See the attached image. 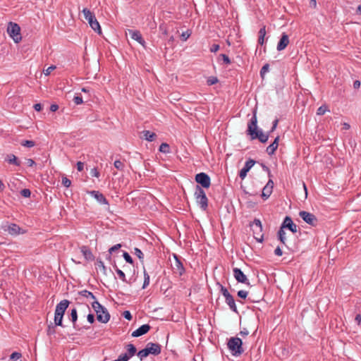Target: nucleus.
<instances>
[{
	"mask_svg": "<svg viewBox=\"0 0 361 361\" xmlns=\"http://www.w3.org/2000/svg\"><path fill=\"white\" fill-rule=\"evenodd\" d=\"M114 167L118 171H124L125 164L123 161L120 160H116L114 163Z\"/></svg>",
	"mask_w": 361,
	"mask_h": 361,
	"instance_id": "39",
	"label": "nucleus"
},
{
	"mask_svg": "<svg viewBox=\"0 0 361 361\" xmlns=\"http://www.w3.org/2000/svg\"><path fill=\"white\" fill-rule=\"evenodd\" d=\"M62 184L66 188H68L71 185V180L69 178H68L67 177L64 176L62 178Z\"/></svg>",
	"mask_w": 361,
	"mask_h": 361,
	"instance_id": "50",
	"label": "nucleus"
},
{
	"mask_svg": "<svg viewBox=\"0 0 361 361\" xmlns=\"http://www.w3.org/2000/svg\"><path fill=\"white\" fill-rule=\"evenodd\" d=\"M195 180L202 188H209L211 185V178L206 173L201 172L196 174Z\"/></svg>",
	"mask_w": 361,
	"mask_h": 361,
	"instance_id": "9",
	"label": "nucleus"
},
{
	"mask_svg": "<svg viewBox=\"0 0 361 361\" xmlns=\"http://www.w3.org/2000/svg\"><path fill=\"white\" fill-rule=\"evenodd\" d=\"M255 163L256 161L252 159H249L245 162V166L239 172V176L242 180L246 177L247 172L251 169Z\"/></svg>",
	"mask_w": 361,
	"mask_h": 361,
	"instance_id": "15",
	"label": "nucleus"
},
{
	"mask_svg": "<svg viewBox=\"0 0 361 361\" xmlns=\"http://www.w3.org/2000/svg\"><path fill=\"white\" fill-rule=\"evenodd\" d=\"M150 329H151L150 325H149L147 324H143L132 333V336L133 337L141 336L144 334H146L150 330Z\"/></svg>",
	"mask_w": 361,
	"mask_h": 361,
	"instance_id": "20",
	"label": "nucleus"
},
{
	"mask_svg": "<svg viewBox=\"0 0 361 361\" xmlns=\"http://www.w3.org/2000/svg\"><path fill=\"white\" fill-rule=\"evenodd\" d=\"M247 135L250 136L251 140L258 139L262 143L267 142L269 133H263L262 130L257 129V109L253 110V115L247 123Z\"/></svg>",
	"mask_w": 361,
	"mask_h": 361,
	"instance_id": "1",
	"label": "nucleus"
},
{
	"mask_svg": "<svg viewBox=\"0 0 361 361\" xmlns=\"http://www.w3.org/2000/svg\"><path fill=\"white\" fill-rule=\"evenodd\" d=\"M278 123H279V119L276 118L273 121L272 126H271L270 130L269 131V133H273L276 130V128H277Z\"/></svg>",
	"mask_w": 361,
	"mask_h": 361,
	"instance_id": "55",
	"label": "nucleus"
},
{
	"mask_svg": "<svg viewBox=\"0 0 361 361\" xmlns=\"http://www.w3.org/2000/svg\"><path fill=\"white\" fill-rule=\"evenodd\" d=\"M328 106L325 104L322 105L317 109V114L319 116L324 115L326 112L329 111Z\"/></svg>",
	"mask_w": 361,
	"mask_h": 361,
	"instance_id": "37",
	"label": "nucleus"
},
{
	"mask_svg": "<svg viewBox=\"0 0 361 361\" xmlns=\"http://www.w3.org/2000/svg\"><path fill=\"white\" fill-rule=\"evenodd\" d=\"M123 257L124 259L126 261V262L130 264H133L134 263L133 258L127 252H123Z\"/></svg>",
	"mask_w": 361,
	"mask_h": 361,
	"instance_id": "47",
	"label": "nucleus"
},
{
	"mask_svg": "<svg viewBox=\"0 0 361 361\" xmlns=\"http://www.w3.org/2000/svg\"><path fill=\"white\" fill-rule=\"evenodd\" d=\"M96 266L97 268L102 270V271L106 274V268L103 262V261L100 259H97Z\"/></svg>",
	"mask_w": 361,
	"mask_h": 361,
	"instance_id": "42",
	"label": "nucleus"
},
{
	"mask_svg": "<svg viewBox=\"0 0 361 361\" xmlns=\"http://www.w3.org/2000/svg\"><path fill=\"white\" fill-rule=\"evenodd\" d=\"M142 133L143 135V137L149 142L154 141L157 137L156 133L149 130H143Z\"/></svg>",
	"mask_w": 361,
	"mask_h": 361,
	"instance_id": "27",
	"label": "nucleus"
},
{
	"mask_svg": "<svg viewBox=\"0 0 361 361\" xmlns=\"http://www.w3.org/2000/svg\"><path fill=\"white\" fill-rule=\"evenodd\" d=\"M50 111L54 112L59 109V106L56 104H52L49 108Z\"/></svg>",
	"mask_w": 361,
	"mask_h": 361,
	"instance_id": "64",
	"label": "nucleus"
},
{
	"mask_svg": "<svg viewBox=\"0 0 361 361\" xmlns=\"http://www.w3.org/2000/svg\"><path fill=\"white\" fill-rule=\"evenodd\" d=\"M269 70V65L268 63L264 64L260 70V76L263 79L264 78V75Z\"/></svg>",
	"mask_w": 361,
	"mask_h": 361,
	"instance_id": "45",
	"label": "nucleus"
},
{
	"mask_svg": "<svg viewBox=\"0 0 361 361\" xmlns=\"http://www.w3.org/2000/svg\"><path fill=\"white\" fill-rule=\"evenodd\" d=\"M89 194L95 198L99 203L109 205V202L104 195L97 190H91Z\"/></svg>",
	"mask_w": 361,
	"mask_h": 361,
	"instance_id": "19",
	"label": "nucleus"
},
{
	"mask_svg": "<svg viewBox=\"0 0 361 361\" xmlns=\"http://www.w3.org/2000/svg\"><path fill=\"white\" fill-rule=\"evenodd\" d=\"M22 357V354L18 352H14L10 355V360H17Z\"/></svg>",
	"mask_w": 361,
	"mask_h": 361,
	"instance_id": "49",
	"label": "nucleus"
},
{
	"mask_svg": "<svg viewBox=\"0 0 361 361\" xmlns=\"http://www.w3.org/2000/svg\"><path fill=\"white\" fill-rule=\"evenodd\" d=\"M289 44V37L286 32H283L281 39L277 44V50L282 51L286 48Z\"/></svg>",
	"mask_w": 361,
	"mask_h": 361,
	"instance_id": "18",
	"label": "nucleus"
},
{
	"mask_svg": "<svg viewBox=\"0 0 361 361\" xmlns=\"http://www.w3.org/2000/svg\"><path fill=\"white\" fill-rule=\"evenodd\" d=\"M85 19L88 22L91 28L98 35H102V29L95 15L90 9L85 8L82 10Z\"/></svg>",
	"mask_w": 361,
	"mask_h": 361,
	"instance_id": "3",
	"label": "nucleus"
},
{
	"mask_svg": "<svg viewBox=\"0 0 361 361\" xmlns=\"http://www.w3.org/2000/svg\"><path fill=\"white\" fill-rule=\"evenodd\" d=\"M299 216L307 224L312 226H317L318 224V219L317 216L308 212L300 211L299 212Z\"/></svg>",
	"mask_w": 361,
	"mask_h": 361,
	"instance_id": "11",
	"label": "nucleus"
},
{
	"mask_svg": "<svg viewBox=\"0 0 361 361\" xmlns=\"http://www.w3.org/2000/svg\"><path fill=\"white\" fill-rule=\"evenodd\" d=\"M73 101H74L75 104L77 105L81 104L83 102L82 97L79 96V95L75 96L73 98Z\"/></svg>",
	"mask_w": 361,
	"mask_h": 361,
	"instance_id": "54",
	"label": "nucleus"
},
{
	"mask_svg": "<svg viewBox=\"0 0 361 361\" xmlns=\"http://www.w3.org/2000/svg\"><path fill=\"white\" fill-rule=\"evenodd\" d=\"M92 307L97 313V319L102 323H107L110 319V314L107 309L98 301L94 300Z\"/></svg>",
	"mask_w": 361,
	"mask_h": 361,
	"instance_id": "2",
	"label": "nucleus"
},
{
	"mask_svg": "<svg viewBox=\"0 0 361 361\" xmlns=\"http://www.w3.org/2000/svg\"><path fill=\"white\" fill-rule=\"evenodd\" d=\"M20 195L24 197H30L31 195V191L29 189L25 188L20 191Z\"/></svg>",
	"mask_w": 361,
	"mask_h": 361,
	"instance_id": "51",
	"label": "nucleus"
},
{
	"mask_svg": "<svg viewBox=\"0 0 361 361\" xmlns=\"http://www.w3.org/2000/svg\"><path fill=\"white\" fill-rule=\"evenodd\" d=\"M233 276L238 283L250 285V282L246 275L239 268L235 267L233 269Z\"/></svg>",
	"mask_w": 361,
	"mask_h": 361,
	"instance_id": "12",
	"label": "nucleus"
},
{
	"mask_svg": "<svg viewBox=\"0 0 361 361\" xmlns=\"http://www.w3.org/2000/svg\"><path fill=\"white\" fill-rule=\"evenodd\" d=\"M238 296L242 299H245L248 295V292L246 290H240L237 293Z\"/></svg>",
	"mask_w": 361,
	"mask_h": 361,
	"instance_id": "52",
	"label": "nucleus"
},
{
	"mask_svg": "<svg viewBox=\"0 0 361 361\" xmlns=\"http://www.w3.org/2000/svg\"><path fill=\"white\" fill-rule=\"evenodd\" d=\"M33 107L37 111H40L42 109V105L40 103L35 104Z\"/></svg>",
	"mask_w": 361,
	"mask_h": 361,
	"instance_id": "63",
	"label": "nucleus"
},
{
	"mask_svg": "<svg viewBox=\"0 0 361 361\" xmlns=\"http://www.w3.org/2000/svg\"><path fill=\"white\" fill-rule=\"evenodd\" d=\"M274 254L276 255V256H281L283 255V252L281 249V247L279 246H278L275 250H274Z\"/></svg>",
	"mask_w": 361,
	"mask_h": 361,
	"instance_id": "62",
	"label": "nucleus"
},
{
	"mask_svg": "<svg viewBox=\"0 0 361 361\" xmlns=\"http://www.w3.org/2000/svg\"><path fill=\"white\" fill-rule=\"evenodd\" d=\"M263 296L262 295H256L254 294V293L252 291L250 293V295L249 297V300L252 302H258L262 299Z\"/></svg>",
	"mask_w": 361,
	"mask_h": 361,
	"instance_id": "36",
	"label": "nucleus"
},
{
	"mask_svg": "<svg viewBox=\"0 0 361 361\" xmlns=\"http://www.w3.org/2000/svg\"><path fill=\"white\" fill-rule=\"evenodd\" d=\"M218 81H219V80L216 77L211 76L207 79V84L208 85H212L217 83Z\"/></svg>",
	"mask_w": 361,
	"mask_h": 361,
	"instance_id": "48",
	"label": "nucleus"
},
{
	"mask_svg": "<svg viewBox=\"0 0 361 361\" xmlns=\"http://www.w3.org/2000/svg\"><path fill=\"white\" fill-rule=\"evenodd\" d=\"M145 348L149 355H158L161 351V346L159 343H148Z\"/></svg>",
	"mask_w": 361,
	"mask_h": 361,
	"instance_id": "16",
	"label": "nucleus"
},
{
	"mask_svg": "<svg viewBox=\"0 0 361 361\" xmlns=\"http://www.w3.org/2000/svg\"><path fill=\"white\" fill-rule=\"evenodd\" d=\"M90 174L92 176H94V177H97L98 178L100 175L99 172L97 171V168H93L91 171H90Z\"/></svg>",
	"mask_w": 361,
	"mask_h": 361,
	"instance_id": "58",
	"label": "nucleus"
},
{
	"mask_svg": "<svg viewBox=\"0 0 361 361\" xmlns=\"http://www.w3.org/2000/svg\"><path fill=\"white\" fill-rule=\"evenodd\" d=\"M219 49V45L216 44H214L210 47L211 52H216Z\"/></svg>",
	"mask_w": 361,
	"mask_h": 361,
	"instance_id": "59",
	"label": "nucleus"
},
{
	"mask_svg": "<svg viewBox=\"0 0 361 361\" xmlns=\"http://www.w3.org/2000/svg\"><path fill=\"white\" fill-rule=\"evenodd\" d=\"M56 326H54V324L50 323V324L48 325L47 329V334L48 336L53 335L56 333Z\"/></svg>",
	"mask_w": 361,
	"mask_h": 361,
	"instance_id": "41",
	"label": "nucleus"
},
{
	"mask_svg": "<svg viewBox=\"0 0 361 361\" xmlns=\"http://www.w3.org/2000/svg\"><path fill=\"white\" fill-rule=\"evenodd\" d=\"M87 319L90 324L94 323L95 321L94 315L93 314H89L87 317Z\"/></svg>",
	"mask_w": 361,
	"mask_h": 361,
	"instance_id": "60",
	"label": "nucleus"
},
{
	"mask_svg": "<svg viewBox=\"0 0 361 361\" xmlns=\"http://www.w3.org/2000/svg\"><path fill=\"white\" fill-rule=\"evenodd\" d=\"M143 274H144V282H143V285H142V289H145L149 284L150 277L145 268L143 269Z\"/></svg>",
	"mask_w": 361,
	"mask_h": 361,
	"instance_id": "34",
	"label": "nucleus"
},
{
	"mask_svg": "<svg viewBox=\"0 0 361 361\" xmlns=\"http://www.w3.org/2000/svg\"><path fill=\"white\" fill-rule=\"evenodd\" d=\"M6 161L10 164L15 165L16 166H19L20 165V161L13 154H9L6 156Z\"/></svg>",
	"mask_w": 361,
	"mask_h": 361,
	"instance_id": "26",
	"label": "nucleus"
},
{
	"mask_svg": "<svg viewBox=\"0 0 361 361\" xmlns=\"http://www.w3.org/2000/svg\"><path fill=\"white\" fill-rule=\"evenodd\" d=\"M122 315H123V317L125 319H128V320H129V321H130V320L132 319V318H133V317H132V314H131L130 312V311H128V310H126V311H124V312H123Z\"/></svg>",
	"mask_w": 361,
	"mask_h": 361,
	"instance_id": "53",
	"label": "nucleus"
},
{
	"mask_svg": "<svg viewBox=\"0 0 361 361\" xmlns=\"http://www.w3.org/2000/svg\"><path fill=\"white\" fill-rule=\"evenodd\" d=\"M80 295L85 297V298H91L92 299L96 300L95 299V296L94 295V294L90 292V291H88L87 290H81L80 293Z\"/></svg>",
	"mask_w": 361,
	"mask_h": 361,
	"instance_id": "38",
	"label": "nucleus"
},
{
	"mask_svg": "<svg viewBox=\"0 0 361 361\" xmlns=\"http://www.w3.org/2000/svg\"><path fill=\"white\" fill-rule=\"evenodd\" d=\"M70 304V301L64 299L61 300L59 303H58L56 306L55 309V313L64 315V313L67 308L68 307V305Z\"/></svg>",
	"mask_w": 361,
	"mask_h": 361,
	"instance_id": "17",
	"label": "nucleus"
},
{
	"mask_svg": "<svg viewBox=\"0 0 361 361\" xmlns=\"http://www.w3.org/2000/svg\"><path fill=\"white\" fill-rule=\"evenodd\" d=\"M280 227L283 229L287 228L293 233H295L298 231L297 225L293 223L292 219L288 216H286L284 218Z\"/></svg>",
	"mask_w": 361,
	"mask_h": 361,
	"instance_id": "13",
	"label": "nucleus"
},
{
	"mask_svg": "<svg viewBox=\"0 0 361 361\" xmlns=\"http://www.w3.org/2000/svg\"><path fill=\"white\" fill-rule=\"evenodd\" d=\"M7 32L16 43H18L21 41L20 27L18 24L9 22L7 27Z\"/></svg>",
	"mask_w": 361,
	"mask_h": 361,
	"instance_id": "8",
	"label": "nucleus"
},
{
	"mask_svg": "<svg viewBox=\"0 0 361 361\" xmlns=\"http://www.w3.org/2000/svg\"><path fill=\"white\" fill-rule=\"evenodd\" d=\"M277 237L279 240L284 245H286V232L283 228H281L277 232Z\"/></svg>",
	"mask_w": 361,
	"mask_h": 361,
	"instance_id": "29",
	"label": "nucleus"
},
{
	"mask_svg": "<svg viewBox=\"0 0 361 361\" xmlns=\"http://www.w3.org/2000/svg\"><path fill=\"white\" fill-rule=\"evenodd\" d=\"M196 202L200 206V207L205 211L208 207V198L206 195V193L203 188H202L200 185H197L195 186V190L194 194Z\"/></svg>",
	"mask_w": 361,
	"mask_h": 361,
	"instance_id": "5",
	"label": "nucleus"
},
{
	"mask_svg": "<svg viewBox=\"0 0 361 361\" xmlns=\"http://www.w3.org/2000/svg\"><path fill=\"white\" fill-rule=\"evenodd\" d=\"M121 247V244H116V245L112 246L111 247H110L109 250V254L108 257L106 259H111V255L114 252H115V251L118 250V249H120Z\"/></svg>",
	"mask_w": 361,
	"mask_h": 361,
	"instance_id": "43",
	"label": "nucleus"
},
{
	"mask_svg": "<svg viewBox=\"0 0 361 361\" xmlns=\"http://www.w3.org/2000/svg\"><path fill=\"white\" fill-rule=\"evenodd\" d=\"M159 151L164 154H169L170 152V146L167 143H162L159 146Z\"/></svg>",
	"mask_w": 361,
	"mask_h": 361,
	"instance_id": "35",
	"label": "nucleus"
},
{
	"mask_svg": "<svg viewBox=\"0 0 361 361\" xmlns=\"http://www.w3.org/2000/svg\"><path fill=\"white\" fill-rule=\"evenodd\" d=\"M5 231H8L11 235H18L20 233V228L16 224H10L7 226V228H5Z\"/></svg>",
	"mask_w": 361,
	"mask_h": 361,
	"instance_id": "24",
	"label": "nucleus"
},
{
	"mask_svg": "<svg viewBox=\"0 0 361 361\" xmlns=\"http://www.w3.org/2000/svg\"><path fill=\"white\" fill-rule=\"evenodd\" d=\"M250 226L252 231L255 239L259 243H262L264 240V234L262 233L261 221L258 219H255L254 221L250 223Z\"/></svg>",
	"mask_w": 361,
	"mask_h": 361,
	"instance_id": "6",
	"label": "nucleus"
},
{
	"mask_svg": "<svg viewBox=\"0 0 361 361\" xmlns=\"http://www.w3.org/2000/svg\"><path fill=\"white\" fill-rule=\"evenodd\" d=\"M221 61H223L224 63H226V64H230L231 63V59H229V57L225 54H221L219 55L218 58H217V61L219 63L221 62Z\"/></svg>",
	"mask_w": 361,
	"mask_h": 361,
	"instance_id": "32",
	"label": "nucleus"
},
{
	"mask_svg": "<svg viewBox=\"0 0 361 361\" xmlns=\"http://www.w3.org/2000/svg\"><path fill=\"white\" fill-rule=\"evenodd\" d=\"M56 67L55 66H53V65L49 66V67H48L46 70H44V75H49L52 71L56 69Z\"/></svg>",
	"mask_w": 361,
	"mask_h": 361,
	"instance_id": "56",
	"label": "nucleus"
},
{
	"mask_svg": "<svg viewBox=\"0 0 361 361\" xmlns=\"http://www.w3.org/2000/svg\"><path fill=\"white\" fill-rule=\"evenodd\" d=\"M261 166L263 171H266L268 173L269 177H271V173L269 168L263 163L261 164Z\"/></svg>",
	"mask_w": 361,
	"mask_h": 361,
	"instance_id": "57",
	"label": "nucleus"
},
{
	"mask_svg": "<svg viewBox=\"0 0 361 361\" xmlns=\"http://www.w3.org/2000/svg\"><path fill=\"white\" fill-rule=\"evenodd\" d=\"M271 192L272 190L270 188L264 186L262 189V197L264 200H267L268 197H269Z\"/></svg>",
	"mask_w": 361,
	"mask_h": 361,
	"instance_id": "33",
	"label": "nucleus"
},
{
	"mask_svg": "<svg viewBox=\"0 0 361 361\" xmlns=\"http://www.w3.org/2000/svg\"><path fill=\"white\" fill-rule=\"evenodd\" d=\"M137 355L140 357V359L142 360L144 358L147 357L149 355V353H148L147 348H145L144 349L140 350L137 353Z\"/></svg>",
	"mask_w": 361,
	"mask_h": 361,
	"instance_id": "40",
	"label": "nucleus"
},
{
	"mask_svg": "<svg viewBox=\"0 0 361 361\" xmlns=\"http://www.w3.org/2000/svg\"><path fill=\"white\" fill-rule=\"evenodd\" d=\"M279 139H280V137L279 136H277L274 142L270 144L267 147V149H266V152L267 153L269 154V155H273L275 152L276 151L278 147H279Z\"/></svg>",
	"mask_w": 361,
	"mask_h": 361,
	"instance_id": "21",
	"label": "nucleus"
},
{
	"mask_svg": "<svg viewBox=\"0 0 361 361\" xmlns=\"http://www.w3.org/2000/svg\"><path fill=\"white\" fill-rule=\"evenodd\" d=\"M70 319L73 322V328L76 330H80V328H79L78 326V325L76 324V322L78 319V312H77L76 308H73L71 310Z\"/></svg>",
	"mask_w": 361,
	"mask_h": 361,
	"instance_id": "25",
	"label": "nucleus"
},
{
	"mask_svg": "<svg viewBox=\"0 0 361 361\" xmlns=\"http://www.w3.org/2000/svg\"><path fill=\"white\" fill-rule=\"evenodd\" d=\"M217 285L219 286L220 291L225 298V302L228 305L229 308L233 312L238 313V309L233 296L228 292V289L220 283H217Z\"/></svg>",
	"mask_w": 361,
	"mask_h": 361,
	"instance_id": "7",
	"label": "nucleus"
},
{
	"mask_svg": "<svg viewBox=\"0 0 361 361\" xmlns=\"http://www.w3.org/2000/svg\"><path fill=\"white\" fill-rule=\"evenodd\" d=\"M174 259L175 263L174 265L172 266V269L174 273L178 274L180 276L185 273V268L180 259L176 255H174Z\"/></svg>",
	"mask_w": 361,
	"mask_h": 361,
	"instance_id": "14",
	"label": "nucleus"
},
{
	"mask_svg": "<svg viewBox=\"0 0 361 361\" xmlns=\"http://www.w3.org/2000/svg\"><path fill=\"white\" fill-rule=\"evenodd\" d=\"M227 345L233 356L240 355L244 352L243 341L241 338L238 337H231L228 340Z\"/></svg>",
	"mask_w": 361,
	"mask_h": 361,
	"instance_id": "4",
	"label": "nucleus"
},
{
	"mask_svg": "<svg viewBox=\"0 0 361 361\" xmlns=\"http://www.w3.org/2000/svg\"><path fill=\"white\" fill-rule=\"evenodd\" d=\"M126 348L127 352L121 354L117 359L113 361H128L137 352L135 346L132 343L126 345Z\"/></svg>",
	"mask_w": 361,
	"mask_h": 361,
	"instance_id": "10",
	"label": "nucleus"
},
{
	"mask_svg": "<svg viewBox=\"0 0 361 361\" xmlns=\"http://www.w3.org/2000/svg\"><path fill=\"white\" fill-rule=\"evenodd\" d=\"M258 44L263 45L264 43V37L266 35V26L263 25L258 32Z\"/></svg>",
	"mask_w": 361,
	"mask_h": 361,
	"instance_id": "28",
	"label": "nucleus"
},
{
	"mask_svg": "<svg viewBox=\"0 0 361 361\" xmlns=\"http://www.w3.org/2000/svg\"><path fill=\"white\" fill-rule=\"evenodd\" d=\"M113 267H114V269H115L116 272L117 273V274H118V276L119 279H120L122 281H123V282H125V283H128V281H127V279H126V274H125V273H124L122 270H121L120 269H118V267L116 266V264L113 265Z\"/></svg>",
	"mask_w": 361,
	"mask_h": 361,
	"instance_id": "30",
	"label": "nucleus"
},
{
	"mask_svg": "<svg viewBox=\"0 0 361 361\" xmlns=\"http://www.w3.org/2000/svg\"><path fill=\"white\" fill-rule=\"evenodd\" d=\"M76 166H77V169L78 171H82L84 169V163L83 162L78 161Z\"/></svg>",
	"mask_w": 361,
	"mask_h": 361,
	"instance_id": "61",
	"label": "nucleus"
},
{
	"mask_svg": "<svg viewBox=\"0 0 361 361\" xmlns=\"http://www.w3.org/2000/svg\"><path fill=\"white\" fill-rule=\"evenodd\" d=\"M129 34L132 39H135L137 42H139L140 44L143 45L145 44V40L143 39L142 35L140 32L137 30H129Z\"/></svg>",
	"mask_w": 361,
	"mask_h": 361,
	"instance_id": "23",
	"label": "nucleus"
},
{
	"mask_svg": "<svg viewBox=\"0 0 361 361\" xmlns=\"http://www.w3.org/2000/svg\"><path fill=\"white\" fill-rule=\"evenodd\" d=\"M80 251L82 253V255L84 256V257L85 258L86 260L93 261L94 259V257L92 251L87 246L82 245L80 247Z\"/></svg>",
	"mask_w": 361,
	"mask_h": 361,
	"instance_id": "22",
	"label": "nucleus"
},
{
	"mask_svg": "<svg viewBox=\"0 0 361 361\" xmlns=\"http://www.w3.org/2000/svg\"><path fill=\"white\" fill-rule=\"evenodd\" d=\"M63 315L54 312V326H63Z\"/></svg>",
	"mask_w": 361,
	"mask_h": 361,
	"instance_id": "31",
	"label": "nucleus"
},
{
	"mask_svg": "<svg viewBox=\"0 0 361 361\" xmlns=\"http://www.w3.org/2000/svg\"><path fill=\"white\" fill-rule=\"evenodd\" d=\"M21 145L26 147H32L35 145V142L32 140H23L21 142Z\"/></svg>",
	"mask_w": 361,
	"mask_h": 361,
	"instance_id": "44",
	"label": "nucleus"
},
{
	"mask_svg": "<svg viewBox=\"0 0 361 361\" xmlns=\"http://www.w3.org/2000/svg\"><path fill=\"white\" fill-rule=\"evenodd\" d=\"M134 254L139 258V259L141 261V262H143V259H144V254L142 253V252L141 251V250H140L139 248L137 247H135L134 249Z\"/></svg>",
	"mask_w": 361,
	"mask_h": 361,
	"instance_id": "46",
	"label": "nucleus"
}]
</instances>
